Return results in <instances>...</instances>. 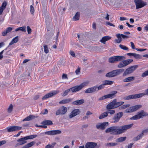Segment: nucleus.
Returning a JSON list of instances; mask_svg holds the SVG:
<instances>
[{
	"label": "nucleus",
	"instance_id": "nucleus-1",
	"mask_svg": "<svg viewBox=\"0 0 148 148\" xmlns=\"http://www.w3.org/2000/svg\"><path fill=\"white\" fill-rule=\"evenodd\" d=\"M133 124L124 125L121 126H113L105 130L106 133H109L114 135H118L125 132L127 130L131 128Z\"/></svg>",
	"mask_w": 148,
	"mask_h": 148
},
{
	"label": "nucleus",
	"instance_id": "nucleus-2",
	"mask_svg": "<svg viewBox=\"0 0 148 148\" xmlns=\"http://www.w3.org/2000/svg\"><path fill=\"white\" fill-rule=\"evenodd\" d=\"M125 59L124 56H116L110 58L108 60L109 62L111 63L121 61L117 66L118 68H121L126 66L133 61V60L131 59L124 60Z\"/></svg>",
	"mask_w": 148,
	"mask_h": 148
},
{
	"label": "nucleus",
	"instance_id": "nucleus-3",
	"mask_svg": "<svg viewBox=\"0 0 148 148\" xmlns=\"http://www.w3.org/2000/svg\"><path fill=\"white\" fill-rule=\"evenodd\" d=\"M138 67L137 65L129 67L124 71L123 74V76H125L133 73Z\"/></svg>",
	"mask_w": 148,
	"mask_h": 148
},
{
	"label": "nucleus",
	"instance_id": "nucleus-4",
	"mask_svg": "<svg viewBox=\"0 0 148 148\" xmlns=\"http://www.w3.org/2000/svg\"><path fill=\"white\" fill-rule=\"evenodd\" d=\"M148 116V114L144 112V110H142L138 112V114L130 118L131 120H136L140 119L143 116Z\"/></svg>",
	"mask_w": 148,
	"mask_h": 148
},
{
	"label": "nucleus",
	"instance_id": "nucleus-5",
	"mask_svg": "<svg viewBox=\"0 0 148 148\" xmlns=\"http://www.w3.org/2000/svg\"><path fill=\"white\" fill-rule=\"evenodd\" d=\"M142 106L141 105H136L130 107L129 108H127L125 110L126 112H132L135 111L141 108Z\"/></svg>",
	"mask_w": 148,
	"mask_h": 148
},
{
	"label": "nucleus",
	"instance_id": "nucleus-6",
	"mask_svg": "<svg viewBox=\"0 0 148 148\" xmlns=\"http://www.w3.org/2000/svg\"><path fill=\"white\" fill-rule=\"evenodd\" d=\"M67 111V109L66 107L62 106L56 110V115H63L66 113Z\"/></svg>",
	"mask_w": 148,
	"mask_h": 148
},
{
	"label": "nucleus",
	"instance_id": "nucleus-7",
	"mask_svg": "<svg viewBox=\"0 0 148 148\" xmlns=\"http://www.w3.org/2000/svg\"><path fill=\"white\" fill-rule=\"evenodd\" d=\"M22 129L21 127L18 126H10L7 127L6 130L8 132H11L19 130Z\"/></svg>",
	"mask_w": 148,
	"mask_h": 148
},
{
	"label": "nucleus",
	"instance_id": "nucleus-8",
	"mask_svg": "<svg viewBox=\"0 0 148 148\" xmlns=\"http://www.w3.org/2000/svg\"><path fill=\"white\" fill-rule=\"evenodd\" d=\"M108 125L109 123L108 122L98 123L96 124V127L97 129L103 130L108 126Z\"/></svg>",
	"mask_w": 148,
	"mask_h": 148
},
{
	"label": "nucleus",
	"instance_id": "nucleus-9",
	"mask_svg": "<svg viewBox=\"0 0 148 148\" xmlns=\"http://www.w3.org/2000/svg\"><path fill=\"white\" fill-rule=\"evenodd\" d=\"M61 133V131L60 130H54L46 132L44 134L46 135L53 136L60 134Z\"/></svg>",
	"mask_w": 148,
	"mask_h": 148
},
{
	"label": "nucleus",
	"instance_id": "nucleus-10",
	"mask_svg": "<svg viewBox=\"0 0 148 148\" xmlns=\"http://www.w3.org/2000/svg\"><path fill=\"white\" fill-rule=\"evenodd\" d=\"M134 2L136 9L140 8L146 5V3L143 1L141 0H134Z\"/></svg>",
	"mask_w": 148,
	"mask_h": 148
},
{
	"label": "nucleus",
	"instance_id": "nucleus-11",
	"mask_svg": "<svg viewBox=\"0 0 148 148\" xmlns=\"http://www.w3.org/2000/svg\"><path fill=\"white\" fill-rule=\"evenodd\" d=\"M123 115V113L122 112H119L115 114L112 118V119L114 120L113 122L114 123L118 122Z\"/></svg>",
	"mask_w": 148,
	"mask_h": 148
},
{
	"label": "nucleus",
	"instance_id": "nucleus-12",
	"mask_svg": "<svg viewBox=\"0 0 148 148\" xmlns=\"http://www.w3.org/2000/svg\"><path fill=\"white\" fill-rule=\"evenodd\" d=\"M59 93V91L57 90H54L52 91L51 92H49L45 95L42 98V100H44L49 97H52L53 96L56 95Z\"/></svg>",
	"mask_w": 148,
	"mask_h": 148
},
{
	"label": "nucleus",
	"instance_id": "nucleus-13",
	"mask_svg": "<svg viewBox=\"0 0 148 148\" xmlns=\"http://www.w3.org/2000/svg\"><path fill=\"white\" fill-rule=\"evenodd\" d=\"M140 95H140V93L129 95L124 97V99L125 100H129L131 99L138 98L140 97V96H141Z\"/></svg>",
	"mask_w": 148,
	"mask_h": 148
},
{
	"label": "nucleus",
	"instance_id": "nucleus-14",
	"mask_svg": "<svg viewBox=\"0 0 148 148\" xmlns=\"http://www.w3.org/2000/svg\"><path fill=\"white\" fill-rule=\"evenodd\" d=\"M116 99H114L112 102L108 103L107 106V109H112L116 108L115 105Z\"/></svg>",
	"mask_w": 148,
	"mask_h": 148
},
{
	"label": "nucleus",
	"instance_id": "nucleus-15",
	"mask_svg": "<svg viewBox=\"0 0 148 148\" xmlns=\"http://www.w3.org/2000/svg\"><path fill=\"white\" fill-rule=\"evenodd\" d=\"M27 140L25 137L23 138H20L17 140V142L18 143H16L15 146V147H17L20 145H23L27 143L25 140Z\"/></svg>",
	"mask_w": 148,
	"mask_h": 148
},
{
	"label": "nucleus",
	"instance_id": "nucleus-16",
	"mask_svg": "<svg viewBox=\"0 0 148 148\" xmlns=\"http://www.w3.org/2000/svg\"><path fill=\"white\" fill-rule=\"evenodd\" d=\"M97 86H95L90 88H88L85 91L86 93H92L97 92Z\"/></svg>",
	"mask_w": 148,
	"mask_h": 148
},
{
	"label": "nucleus",
	"instance_id": "nucleus-17",
	"mask_svg": "<svg viewBox=\"0 0 148 148\" xmlns=\"http://www.w3.org/2000/svg\"><path fill=\"white\" fill-rule=\"evenodd\" d=\"M80 112L79 110L78 109H75L72 111L70 114L69 117L71 119L75 116L76 115L78 114Z\"/></svg>",
	"mask_w": 148,
	"mask_h": 148
},
{
	"label": "nucleus",
	"instance_id": "nucleus-18",
	"mask_svg": "<svg viewBox=\"0 0 148 148\" xmlns=\"http://www.w3.org/2000/svg\"><path fill=\"white\" fill-rule=\"evenodd\" d=\"M97 145V144L93 142H87L86 144L85 148H94Z\"/></svg>",
	"mask_w": 148,
	"mask_h": 148
},
{
	"label": "nucleus",
	"instance_id": "nucleus-19",
	"mask_svg": "<svg viewBox=\"0 0 148 148\" xmlns=\"http://www.w3.org/2000/svg\"><path fill=\"white\" fill-rule=\"evenodd\" d=\"M124 70L123 69H119L114 70L111 71L114 77L119 75L121 73L123 72Z\"/></svg>",
	"mask_w": 148,
	"mask_h": 148
},
{
	"label": "nucleus",
	"instance_id": "nucleus-20",
	"mask_svg": "<svg viewBox=\"0 0 148 148\" xmlns=\"http://www.w3.org/2000/svg\"><path fill=\"white\" fill-rule=\"evenodd\" d=\"M111 37L109 36H103L99 41L103 44H106V42L111 39Z\"/></svg>",
	"mask_w": 148,
	"mask_h": 148
},
{
	"label": "nucleus",
	"instance_id": "nucleus-21",
	"mask_svg": "<svg viewBox=\"0 0 148 148\" xmlns=\"http://www.w3.org/2000/svg\"><path fill=\"white\" fill-rule=\"evenodd\" d=\"M7 5V3L4 1L2 3L1 6L0 7V15H1L3 10L5 9Z\"/></svg>",
	"mask_w": 148,
	"mask_h": 148
},
{
	"label": "nucleus",
	"instance_id": "nucleus-22",
	"mask_svg": "<svg viewBox=\"0 0 148 148\" xmlns=\"http://www.w3.org/2000/svg\"><path fill=\"white\" fill-rule=\"evenodd\" d=\"M80 88L79 86H77L70 88V91H71L72 92H77L80 90L81 89Z\"/></svg>",
	"mask_w": 148,
	"mask_h": 148
},
{
	"label": "nucleus",
	"instance_id": "nucleus-23",
	"mask_svg": "<svg viewBox=\"0 0 148 148\" xmlns=\"http://www.w3.org/2000/svg\"><path fill=\"white\" fill-rule=\"evenodd\" d=\"M117 93L116 91H113L112 92V93L110 94H108L104 95L105 96V99L108 98H113L114 97V95Z\"/></svg>",
	"mask_w": 148,
	"mask_h": 148
},
{
	"label": "nucleus",
	"instance_id": "nucleus-24",
	"mask_svg": "<svg viewBox=\"0 0 148 148\" xmlns=\"http://www.w3.org/2000/svg\"><path fill=\"white\" fill-rule=\"evenodd\" d=\"M84 102L83 99H81L73 101V104L76 105H80L83 103Z\"/></svg>",
	"mask_w": 148,
	"mask_h": 148
},
{
	"label": "nucleus",
	"instance_id": "nucleus-25",
	"mask_svg": "<svg viewBox=\"0 0 148 148\" xmlns=\"http://www.w3.org/2000/svg\"><path fill=\"white\" fill-rule=\"evenodd\" d=\"M135 77L133 76H131L127 77L123 80V82H130L134 80Z\"/></svg>",
	"mask_w": 148,
	"mask_h": 148
},
{
	"label": "nucleus",
	"instance_id": "nucleus-26",
	"mask_svg": "<svg viewBox=\"0 0 148 148\" xmlns=\"http://www.w3.org/2000/svg\"><path fill=\"white\" fill-rule=\"evenodd\" d=\"M71 100L70 99H64L60 101L59 103L60 104H64L68 103L70 102Z\"/></svg>",
	"mask_w": 148,
	"mask_h": 148
},
{
	"label": "nucleus",
	"instance_id": "nucleus-27",
	"mask_svg": "<svg viewBox=\"0 0 148 148\" xmlns=\"http://www.w3.org/2000/svg\"><path fill=\"white\" fill-rule=\"evenodd\" d=\"M35 117V116L33 115H30L25 118L24 119L23 121H29L31 120H32L33 119H34Z\"/></svg>",
	"mask_w": 148,
	"mask_h": 148
},
{
	"label": "nucleus",
	"instance_id": "nucleus-28",
	"mask_svg": "<svg viewBox=\"0 0 148 148\" xmlns=\"http://www.w3.org/2000/svg\"><path fill=\"white\" fill-rule=\"evenodd\" d=\"M116 36L117 37L118 39H116L115 41L117 43H120L122 41V38L120 36V34H116Z\"/></svg>",
	"mask_w": 148,
	"mask_h": 148
},
{
	"label": "nucleus",
	"instance_id": "nucleus-29",
	"mask_svg": "<svg viewBox=\"0 0 148 148\" xmlns=\"http://www.w3.org/2000/svg\"><path fill=\"white\" fill-rule=\"evenodd\" d=\"M80 16V13L79 12H77L75 14L74 17L73 18V19L74 21L78 20L79 19Z\"/></svg>",
	"mask_w": 148,
	"mask_h": 148
},
{
	"label": "nucleus",
	"instance_id": "nucleus-30",
	"mask_svg": "<svg viewBox=\"0 0 148 148\" xmlns=\"http://www.w3.org/2000/svg\"><path fill=\"white\" fill-rule=\"evenodd\" d=\"M18 36H16L13 38L9 44V45H11L14 43H16L18 41Z\"/></svg>",
	"mask_w": 148,
	"mask_h": 148
},
{
	"label": "nucleus",
	"instance_id": "nucleus-31",
	"mask_svg": "<svg viewBox=\"0 0 148 148\" xmlns=\"http://www.w3.org/2000/svg\"><path fill=\"white\" fill-rule=\"evenodd\" d=\"M41 124L44 125H52L53 123L52 121L50 120H46L43 121Z\"/></svg>",
	"mask_w": 148,
	"mask_h": 148
},
{
	"label": "nucleus",
	"instance_id": "nucleus-32",
	"mask_svg": "<svg viewBox=\"0 0 148 148\" xmlns=\"http://www.w3.org/2000/svg\"><path fill=\"white\" fill-rule=\"evenodd\" d=\"M19 30H21L23 32H25L26 31V26H24L22 27H20L15 29V31L16 32L18 31Z\"/></svg>",
	"mask_w": 148,
	"mask_h": 148
},
{
	"label": "nucleus",
	"instance_id": "nucleus-33",
	"mask_svg": "<svg viewBox=\"0 0 148 148\" xmlns=\"http://www.w3.org/2000/svg\"><path fill=\"white\" fill-rule=\"evenodd\" d=\"M89 82L86 81L81 84L80 85H79L80 88V89H81L84 87L87 86L89 84Z\"/></svg>",
	"mask_w": 148,
	"mask_h": 148
},
{
	"label": "nucleus",
	"instance_id": "nucleus-34",
	"mask_svg": "<svg viewBox=\"0 0 148 148\" xmlns=\"http://www.w3.org/2000/svg\"><path fill=\"white\" fill-rule=\"evenodd\" d=\"M108 116V113L107 112H104L101 114L99 116V118L100 119H102Z\"/></svg>",
	"mask_w": 148,
	"mask_h": 148
},
{
	"label": "nucleus",
	"instance_id": "nucleus-35",
	"mask_svg": "<svg viewBox=\"0 0 148 148\" xmlns=\"http://www.w3.org/2000/svg\"><path fill=\"white\" fill-rule=\"evenodd\" d=\"M124 103L123 101L117 102L116 99L115 105L116 108L123 105Z\"/></svg>",
	"mask_w": 148,
	"mask_h": 148
},
{
	"label": "nucleus",
	"instance_id": "nucleus-36",
	"mask_svg": "<svg viewBox=\"0 0 148 148\" xmlns=\"http://www.w3.org/2000/svg\"><path fill=\"white\" fill-rule=\"evenodd\" d=\"M113 82L110 80H105L103 82V84L105 86L106 85H111L113 83Z\"/></svg>",
	"mask_w": 148,
	"mask_h": 148
},
{
	"label": "nucleus",
	"instance_id": "nucleus-37",
	"mask_svg": "<svg viewBox=\"0 0 148 148\" xmlns=\"http://www.w3.org/2000/svg\"><path fill=\"white\" fill-rule=\"evenodd\" d=\"M143 136V134L141 133L138 135L137 136L135 137L134 138V141H136L142 138Z\"/></svg>",
	"mask_w": 148,
	"mask_h": 148
},
{
	"label": "nucleus",
	"instance_id": "nucleus-38",
	"mask_svg": "<svg viewBox=\"0 0 148 148\" xmlns=\"http://www.w3.org/2000/svg\"><path fill=\"white\" fill-rule=\"evenodd\" d=\"M37 136V135H30L28 136H26V139H31L33 138H35Z\"/></svg>",
	"mask_w": 148,
	"mask_h": 148
},
{
	"label": "nucleus",
	"instance_id": "nucleus-39",
	"mask_svg": "<svg viewBox=\"0 0 148 148\" xmlns=\"http://www.w3.org/2000/svg\"><path fill=\"white\" fill-rule=\"evenodd\" d=\"M130 106V105L129 104L123 105L119 107V109L120 110L124 109L129 107Z\"/></svg>",
	"mask_w": 148,
	"mask_h": 148
},
{
	"label": "nucleus",
	"instance_id": "nucleus-40",
	"mask_svg": "<svg viewBox=\"0 0 148 148\" xmlns=\"http://www.w3.org/2000/svg\"><path fill=\"white\" fill-rule=\"evenodd\" d=\"M126 138V137H121L118 138L116 140V142H123L125 141Z\"/></svg>",
	"mask_w": 148,
	"mask_h": 148
},
{
	"label": "nucleus",
	"instance_id": "nucleus-41",
	"mask_svg": "<svg viewBox=\"0 0 148 148\" xmlns=\"http://www.w3.org/2000/svg\"><path fill=\"white\" fill-rule=\"evenodd\" d=\"M104 86L105 85L103 83L102 84L99 86L98 87H97V92L99 90H100L102 89H103L104 88Z\"/></svg>",
	"mask_w": 148,
	"mask_h": 148
},
{
	"label": "nucleus",
	"instance_id": "nucleus-42",
	"mask_svg": "<svg viewBox=\"0 0 148 148\" xmlns=\"http://www.w3.org/2000/svg\"><path fill=\"white\" fill-rule=\"evenodd\" d=\"M106 76L108 77H114L111 71L107 73L106 74Z\"/></svg>",
	"mask_w": 148,
	"mask_h": 148
},
{
	"label": "nucleus",
	"instance_id": "nucleus-43",
	"mask_svg": "<svg viewBox=\"0 0 148 148\" xmlns=\"http://www.w3.org/2000/svg\"><path fill=\"white\" fill-rule=\"evenodd\" d=\"M119 47L122 49L125 50H128V48L125 46L123 45H119Z\"/></svg>",
	"mask_w": 148,
	"mask_h": 148
},
{
	"label": "nucleus",
	"instance_id": "nucleus-44",
	"mask_svg": "<svg viewBox=\"0 0 148 148\" xmlns=\"http://www.w3.org/2000/svg\"><path fill=\"white\" fill-rule=\"evenodd\" d=\"M13 108V107L12 104H10L9 106V108L8 109V111L9 113H10L12 112V110Z\"/></svg>",
	"mask_w": 148,
	"mask_h": 148
},
{
	"label": "nucleus",
	"instance_id": "nucleus-45",
	"mask_svg": "<svg viewBox=\"0 0 148 148\" xmlns=\"http://www.w3.org/2000/svg\"><path fill=\"white\" fill-rule=\"evenodd\" d=\"M35 143V142L34 141H32L30 143L27 144L26 145V146L29 148L33 145Z\"/></svg>",
	"mask_w": 148,
	"mask_h": 148
},
{
	"label": "nucleus",
	"instance_id": "nucleus-46",
	"mask_svg": "<svg viewBox=\"0 0 148 148\" xmlns=\"http://www.w3.org/2000/svg\"><path fill=\"white\" fill-rule=\"evenodd\" d=\"M133 57L136 59H139L141 58V56L138 54L134 53Z\"/></svg>",
	"mask_w": 148,
	"mask_h": 148
},
{
	"label": "nucleus",
	"instance_id": "nucleus-47",
	"mask_svg": "<svg viewBox=\"0 0 148 148\" xmlns=\"http://www.w3.org/2000/svg\"><path fill=\"white\" fill-rule=\"evenodd\" d=\"M56 143H54L52 144L51 145H47L46 147L45 148H53L54 146L56 145Z\"/></svg>",
	"mask_w": 148,
	"mask_h": 148
},
{
	"label": "nucleus",
	"instance_id": "nucleus-48",
	"mask_svg": "<svg viewBox=\"0 0 148 148\" xmlns=\"http://www.w3.org/2000/svg\"><path fill=\"white\" fill-rule=\"evenodd\" d=\"M140 94L141 95V96H140V97L145 95L148 96V89H147L145 90V93H140Z\"/></svg>",
	"mask_w": 148,
	"mask_h": 148
},
{
	"label": "nucleus",
	"instance_id": "nucleus-49",
	"mask_svg": "<svg viewBox=\"0 0 148 148\" xmlns=\"http://www.w3.org/2000/svg\"><path fill=\"white\" fill-rule=\"evenodd\" d=\"M108 113V114L109 113L111 115L114 114L115 113V110H108L107 112Z\"/></svg>",
	"mask_w": 148,
	"mask_h": 148
},
{
	"label": "nucleus",
	"instance_id": "nucleus-50",
	"mask_svg": "<svg viewBox=\"0 0 148 148\" xmlns=\"http://www.w3.org/2000/svg\"><path fill=\"white\" fill-rule=\"evenodd\" d=\"M44 52L46 53H47L49 52L48 48L47 45H45L44 46Z\"/></svg>",
	"mask_w": 148,
	"mask_h": 148
},
{
	"label": "nucleus",
	"instance_id": "nucleus-51",
	"mask_svg": "<svg viewBox=\"0 0 148 148\" xmlns=\"http://www.w3.org/2000/svg\"><path fill=\"white\" fill-rule=\"evenodd\" d=\"M117 144V143H107V145L109 146H112L116 145Z\"/></svg>",
	"mask_w": 148,
	"mask_h": 148
},
{
	"label": "nucleus",
	"instance_id": "nucleus-52",
	"mask_svg": "<svg viewBox=\"0 0 148 148\" xmlns=\"http://www.w3.org/2000/svg\"><path fill=\"white\" fill-rule=\"evenodd\" d=\"M27 27L28 34H30L32 32V29L29 26H27Z\"/></svg>",
	"mask_w": 148,
	"mask_h": 148
},
{
	"label": "nucleus",
	"instance_id": "nucleus-53",
	"mask_svg": "<svg viewBox=\"0 0 148 148\" xmlns=\"http://www.w3.org/2000/svg\"><path fill=\"white\" fill-rule=\"evenodd\" d=\"M147 75H148V70L144 72L141 75V76L143 77H145Z\"/></svg>",
	"mask_w": 148,
	"mask_h": 148
},
{
	"label": "nucleus",
	"instance_id": "nucleus-54",
	"mask_svg": "<svg viewBox=\"0 0 148 148\" xmlns=\"http://www.w3.org/2000/svg\"><path fill=\"white\" fill-rule=\"evenodd\" d=\"M30 11L31 13L32 14H34V7L32 5H31V6H30Z\"/></svg>",
	"mask_w": 148,
	"mask_h": 148
},
{
	"label": "nucleus",
	"instance_id": "nucleus-55",
	"mask_svg": "<svg viewBox=\"0 0 148 148\" xmlns=\"http://www.w3.org/2000/svg\"><path fill=\"white\" fill-rule=\"evenodd\" d=\"M75 73L77 75H78L80 73V68L78 67L77 70L75 71Z\"/></svg>",
	"mask_w": 148,
	"mask_h": 148
},
{
	"label": "nucleus",
	"instance_id": "nucleus-56",
	"mask_svg": "<svg viewBox=\"0 0 148 148\" xmlns=\"http://www.w3.org/2000/svg\"><path fill=\"white\" fill-rule=\"evenodd\" d=\"M141 133L143 134V136L144 135L147 134L148 133V129L143 130Z\"/></svg>",
	"mask_w": 148,
	"mask_h": 148
},
{
	"label": "nucleus",
	"instance_id": "nucleus-57",
	"mask_svg": "<svg viewBox=\"0 0 148 148\" xmlns=\"http://www.w3.org/2000/svg\"><path fill=\"white\" fill-rule=\"evenodd\" d=\"M70 91V89L64 91L63 93V95L64 96L68 94V93Z\"/></svg>",
	"mask_w": 148,
	"mask_h": 148
},
{
	"label": "nucleus",
	"instance_id": "nucleus-58",
	"mask_svg": "<svg viewBox=\"0 0 148 148\" xmlns=\"http://www.w3.org/2000/svg\"><path fill=\"white\" fill-rule=\"evenodd\" d=\"M35 126L36 127H43V128H46L47 127V126H46V125H38L37 124H36L35 125Z\"/></svg>",
	"mask_w": 148,
	"mask_h": 148
},
{
	"label": "nucleus",
	"instance_id": "nucleus-59",
	"mask_svg": "<svg viewBox=\"0 0 148 148\" xmlns=\"http://www.w3.org/2000/svg\"><path fill=\"white\" fill-rule=\"evenodd\" d=\"M12 29L11 27H9L6 29L5 30V31H6L7 33H8L12 31Z\"/></svg>",
	"mask_w": 148,
	"mask_h": 148
},
{
	"label": "nucleus",
	"instance_id": "nucleus-60",
	"mask_svg": "<svg viewBox=\"0 0 148 148\" xmlns=\"http://www.w3.org/2000/svg\"><path fill=\"white\" fill-rule=\"evenodd\" d=\"M121 38H122L123 39L127 38H129L128 36L125 35L123 34H120Z\"/></svg>",
	"mask_w": 148,
	"mask_h": 148
},
{
	"label": "nucleus",
	"instance_id": "nucleus-61",
	"mask_svg": "<svg viewBox=\"0 0 148 148\" xmlns=\"http://www.w3.org/2000/svg\"><path fill=\"white\" fill-rule=\"evenodd\" d=\"M62 79H67L68 77L67 75L65 74H63L62 75Z\"/></svg>",
	"mask_w": 148,
	"mask_h": 148
},
{
	"label": "nucleus",
	"instance_id": "nucleus-62",
	"mask_svg": "<svg viewBox=\"0 0 148 148\" xmlns=\"http://www.w3.org/2000/svg\"><path fill=\"white\" fill-rule=\"evenodd\" d=\"M88 126V124L83 125L82 126V129L83 130L84 129H86L87 128Z\"/></svg>",
	"mask_w": 148,
	"mask_h": 148
},
{
	"label": "nucleus",
	"instance_id": "nucleus-63",
	"mask_svg": "<svg viewBox=\"0 0 148 148\" xmlns=\"http://www.w3.org/2000/svg\"><path fill=\"white\" fill-rule=\"evenodd\" d=\"M70 54L71 55V56H72L73 57H75V53L74 51H70Z\"/></svg>",
	"mask_w": 148,
	"mask_h": 148
},
{
	"label": "nucleus",
	"instance_id": "nucleus-64",
	"mask_svg": "<svg viewBox=\"0 0 148 148\" xmlns=\"http://www.w3.org/2000/svg\"><path fill=\"white\" fill-rule=\"evenodd\" d=\"M6 141L5 140H3L0 141V146L6 143Z\"/></svg>",
	"mask_w": 148,
	"mask_h": 148
}]
</instances>
